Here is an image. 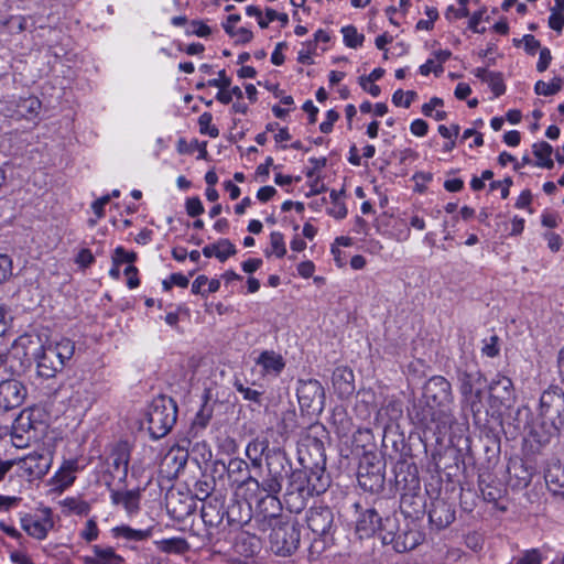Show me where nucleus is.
<instances>
[{"instance_id": "obj_58", "label": "nucleus", "mask_w": 564, "mask_h": 564, "mask_svg": "<svg viewBox=\"0 0 564 564\" xmlns=\"http://www.w3.org/2000/svg\"><path fill=\"white\" fill-rule=\"evenodd\" d=\"M185 207L187 215L191 217H197L204 213V206L199 197L187 198Z\"/></svg>"}, {"instance_id": "obj_19", "label": "nucleus", "mask_w": 564, "mask_h": 564, "mask_svg": "<svg viewBox=\"0 0 564 564\" xmlns=\"http://www.w3.org/2000/svg\"><path fill=\"white\" fill-rule=\"evenodd\" d=\"M299 462L302 467H307L310 464H326L324 443L316 437H306L299 449Z\"/></svg>"}, {"instance_id": "obj_13", "label": "nucleus", "mask_w": 564, "mask_h": 564, "mask_svg": "<svg viewBox=\"0 0 564 564\" xmlns=\"http://www.w3.org/2000/svg\"><path fill=\"white\" fill-rule=\"evenodd\" d=\"M278 492H267V496L258 501L256 521L259 523L261 530H267V527L272 522H278V519H286L288 517L281 513L282 505L276 497Z\"/></svg>"}, {"instance_id": "obj_57", "label": "nucleus", "mask_w": 564, "mask_h": 564, "mask_svg": "<svg viewBox=\"0 0 564 564\" xmlns=\"http://www.w3.org/2000/svg\"><path fill=\"white\" fill-rule=\"evenodd\" d=\"M98 534H99V530L97 527V522L94 518H91L86 522L84 530L80 532V536L85 541L91 542L98 538Z\"/></svg>"}, {"instance_id": "obj_60", "label": "nucleus", "mask_w": 564, "mask_h": 564, "mask_svg": "<svg viewBox=\"0 0 564 564\" xmlns=\"http://www.w3.org/2000/svg\"><path fill=\"white\" fill-rule=\"evenodd\" d=\"M541 553L533 549L525 551L516 562V564H541Z\"/></svg>"}, {"instance_id": "obj_43", "label": "nucleus", "mask_w": 564, "mask_h": 564, "mask_svg": "<svg viewBox=\"0 0 564 564\" xmlns=\"http://www.w3.org/2000/svg\"><path fill=\"white\" fill-rule=\"evenodd\" d=\"M240 20L241 17L239 14H230L227 18V22L224 23V29L229 36L237 39V43L245 44L252 40L253 33L246 28H239L238 30H235V28L230 25V23H238Z\"/></svg>"}, {"instance_id": "obj_2", "label": "nucleus", "mask_w": 564, "mask_h": 564, "mask_svg": "<svg viewBox=\"0 0 564 564\" xmlns=\"http://www.w3.org/2000/svg\"><path fill=\"white\" fill-rule=\"evenodd\" d=\"M246 454L254 467H261V456L265 458L268 475L260 482V489L264 492H280L290 469L285 452L280 447H269V443L264 441L249 443Z\"/></svg>"}, {"instance_id": "obj_56", "label": "nucleus", "mask_w": 564, "mask_h": 564, "mask_svg": "<svg viewBox=\"0 0 564 564\" xmlns=\"http://www.w3.org/2000/svg\"><path fill=\"white\" fill-rule=\"evenodd\" d=\"M235 388L242 394L245 400L260 404L262 392L245 387L240 381L235 382Z\"/></svg>"}, {"instance_id": "obj_63", "label": "nucleus", "mask_w": 564, "mask_h": 564, "mask_svg": "<svg viewBox=\"0 0 564 564\" xmlns=\"http://www.w3.org/2000/svg\"><path fill=\"white\" fill-rule=\"evenodd\" d=\"M512 185V178L506 177L503 181H494L490 183L489 187L491 191L497 188L501 189V197L506 199L509 196V189Z\"/></svg>"}, {"instance_id": "obj_23", "label": "nucleus", "mask_w": 564, "mask_h": 564, "mask_svg": "<svg viewBox=\"0 0 564 564\" xmlns=\"http://www.w3.org/2000/svg\"><path fill=\"white\" fill-rule=\"evenodd\" d=\"M224 467L227 470L229 479L234 484L242 485H254L257 489H260V481L250 476L248 464L241 458H231L228 465Z\"/></svg>"}, {"instance_id": "obj_11", "label": "nucleus", "mask_w": 564, "mask_h": 564, "mask_svg": "<svg viewBox=\"0 0 564 564\" xmlns=\"http://www.w3.org/2000/svg\"><path fill=\"white\" fill-rule=\"evenodd\" d=\"M306 523L313 534L323 539L325 544L333 540L335 524L334 513L329 507H312L307 511Z\"/></svg>"}, {"instance_id": "obj_50", "label": "nucleus", "mask_w": 564, "mask_h": 564, "mask_svg": "<svg viewBox=\"0 0 564 564\" xmlns=\"http://www.w3.org/2000/svg\"><path fill=\"white\" fill-rule=\"evenodd\" d=\"M213 116L210 112H203L198 118L199 132L207 134L210 138H217L219 130L216 126L212 124Z\"/></svg>"}, {"instance_id": "obj_39", "label": "nucleus", "mask_w": 564, "mask_h": 564, "mask_svg": "<svg viewBox=\"0 0 564 564\" xmlns=\"http://www.w3.org/2000/svg\"><path fill=\"white\" fill-rule=\"evenodd\" d=\"M257 364L263 368L265 373L274 376H278L285 366L282 356L273 350L262 351L257 359Z\"/></svg>"}, {"instance_id": "obj_5", "label": "nucleus", "mask_w": 564, "mask_h": 564, "mask_svg": "<svg viewBox=\"0 0 564 564\" xmlns=\"http://www.w3.org/2000/svg\"><path fill=\"white\" fill-rule=\"evenodd\" d=\"M176 419L177 404L172 398L159 395L153 399L148 411V430L151 437H164L175 425Z\"/></svg>"}, {"instance_id": "obj_1", "label": "nucleus", "mask_w": 564, "mask_h": 564, "mask_svg": "<svg viewBox=\"0 0 564 564\" xmlns=\"http://www.w3.org/2000/svg\"><path fill=\"white\" fill-rule=\"evenodd\" d=\"M423 400L424 405L415 413L422 425L432 430V424H435V430L438 432L451 425L448 406L453 401V393L452 384L447 379L442 376L430 378L423 388Z\"/></svg>"}, {"instance_id": "obj_25", "label": "nucleus", "mask_w": 564, "mask_h": 564, "mask_svg": "<svg viewBox=\"0 0 564 564\" xmlns=\"http://www.w3.org/2000/svg\"><path fill=\"white\" fill-rule=\"evenodd\" d=\"M416 491H409L401 494L400 510L405 518L419 519L424 514L425 510V498L423 495Z\"/></svg>"}, {"instance_id": "obj_24", "label": "nucleus", "mask_w": 564, "mask_h": 564, "mask_svg": "<svg viewBox=\"0 0 564 564\" xmlns=\"http://www.w3.org/2000/svg\"><path fill=\"white\" fill-rule=\"evenodd\" d=\"M225 517L229 525H242L251 520V506L247 500L230 499L225 506Z\"/></svg>"}, {"instance_id": "obj_3", "label": "nucleus", "mask_w": 564, "mask_h": 564, "mask_svg": "<svg viewBox=\"0 0 564 564\" xmlns=\"http://www.w3.org/2000/svg\"><path fill=\"white\" fill-rule=\"evenodd\" d=\"M540 430H534L533 437L540 445L549 444L564 429V391L558 386H550L540 397Z\"/></svg>"}, {"instance_id": "obj_40", "label": "nucleus", "mask_w": 564, "mask_h": 564, "mask_svg": "<svg viewBox=\"0 0 564 564\" xmlns=\"http://www.w3.org/2000/svg\"><path fill=\"white\" fill-rule=\"evenodd\" d=\"M400 532L401 531L399 529L398 519L395 516H388L384 519L381 518V525L378 534L383 544L392 545Z\"/></svg>"}, {"instance_id": "obj_4", "label": "nucleus", "mask_w": 564, "mask_h": 564, "mask_svg": "<svg viewBox=\"0 0 564 564\" xmlns=\"http://www.w3.org/2000/svg\"><path fill=\"white\" fill-rule=\"evenodd\" d=\"M75 352V343L68 338L50 341L35 354L36 372L43 379H52L61 372Z\"/></svg>"}, {"instance_id": "obj_45", "label": "nucleus", "mask_w": 564, "mask_h": 564, "mask_svg": "<svg viewBox=\"0 0 564 564\" xmlns=\"http://www.w3.org/2000/svg\"><path fill=\"white\" fill-rule=\"evenodd\" d=\"M553 148L547 142L533 144V154L536 156V165L541 167L552 169L554 163L551 159Z\"/></svg>"}, {"instance_id": "obj_51", "label": "nucleus", "mask_w": 564, "mask_h": 564, "mask_svg": "<svg viewBox=\"0 0 564 564\" xmlns=\"http://www.w3.org/2000/svg\"><path fill=\"white\" fill-rule=\"evenodd\" d=\"M64 506L68 508L70 512L78 516H87L90 512L89 502L79 498H66L64 500Z\"/></svg>"}, {"instance_id": "obj_9", "label": "nucleus", "mask_w": 564, "mask_h": 564, "mask_svg": "<svg viewBox=\"0 0 564 564\" xmlns=\"http://www.w3.org/2000/svg\"><path fill=\"white\" fill-rule=\"evenodd\" d=\"M489 405L498 411L501 408L509 409L516 402V390L512 380L501 373H497L488 384Z\"/></svg>"}, {"instance_id": "obj_49", "label": "nucleus", "mask_w": 564, "mask_h": 564, "mask_svg": "<svg viewBox=\"0 0 564 564\" xmlns=\"http://www.w3.org/2000/svg\"><path fill=\"white\" fill-rule=\"evenodd\" d=\"M341 33L344 36V43L351 48H356L362 45L365 40L364 34L358 33L357 29L354 25H347L341 29Z\"/></svg>"}, {"instance_id": "obj_64", "label": "nucleus", "mask_w": 564, "mask_h": 564, "mask_svg": "<svg viewBox=\"0 0 564 564\" xmlns=\"http://www.w3.org/2000/svg\"><path fill=\"white\" fill-rule=\"evenodd\" d=\"M12 322L9 310L4 305H0V337L9 329Z\"/></svg>"}, {"instance_id": "obj_34", "label": "nucleus", "mask_w": 564, "mask_h": 564, "mask_svg": "<svg viewBox=\"0 0 564 564\" xmlns=\"http://www.w3.org/2000/svg\"><path fill=\"white\" fill-rule=\"evenodd\" d=\"M187 454L177 449L170 451L163 458L161 467L167 474V477H176L185 468Z\"/></svg>"}, {"instance_id": "obj_38", "label": "nucleus", "mask_w": 564, "mask_h": 564, "mask_svg": "<svg viewBox=\"0 0 564 564\" xmlns=\"http://www.w3.org/2000/svg\"><path fill=\"white\" fill-rule=\"evenodd\" d=\"M236 247L228 239H220L216 243L207 245L203 248V254L206 258L216 257L220 262H225L229 257L235 256Z\"/></svg>"}, {"instance_id": "obj_31", "label": "nucleus", "mask_w": 564, "mask_h": 564, "mask_svg": "<svg viewBox=\"0 0 564 564\" xmlns=\"http://www.w3.org/2000/svg\"><path fill=\"white\" fill-rule=\"evenodd\" d=\"M140 491L139 490H115L110 489L111 502L116 506H122L129 513L133 514L140 509Z\"/></svg>"}, {"instance_id": "obj_55", "label": "nucleus", "mask_w": 564, "mask_h": 564, "mask_svg": "<svg viewBox=\"0 0 564 564\" xmlns=\"http://www.w3.org/2000/svg\"><path fill=\"white\" fill-rule=\"evenodd\" d=\"M496 97L501 96L506 91V86L503 84V78L501 73L492 72L491 75H489V78L487 82Z\"/></svg>"}, {"instance_id": "obj_62", "label": "nucleus", "mask_w": 564, "mask_h": 564, "mask_svg": "<svg viewBox=\"0 0 564 564\" xmlns=\"http://www.w3.org/2000/svg\"><path fill=\"white\" fill-rule=\"evenodd\" d=\"M339 119V113L336 110H328L326 113V120L319 124V130L323 133H329L333 130L334 123Z\"/></svg>"}, {"instance_id": "obj_8", "label": "nucleus", "mask_w": 564, "mask_h": 564, "mask_svg": "<svg viewBox=\"0 0 564 564\" xmlns=\"http://www.w3.org/2000/svg\"><path fill=\"white\" fill-rule=\"evenodd\" d=\"M386 462L375 453L367 452L362 455L358 467V484L369 492L377 494L384 488Z\"/></svg>"}, {"instance_id": "obj_61", "label": "nucleus", "mask_w": 564, "mask_h": 564, "mask_svg": "<svg viewBox=\"0 0 564 564\" xmlns=\"http://www.w3.org/2000/svg\"><path fill=\"white\" fill-rule=\"evenodd\" d=\"M458 3L460 6L459 9L454 8L453 6H449L445 12V17L447 19H451V14L454 15L456 19L466 18L469 15V11L467 9L468 0H458Z\"/></svg>"}, {"instance_id": "obj_36", "label": "nucleus", "mask_w": 564, "mask_h": 564, "mask_svg": "<svg viewBox=\"0 0 564 564\" xmlns=\"http://www.w3.org/2000/svg\"><path fill=\"white\" fill-rule=\"evenodd\" d=\"M235 549L237 553L250 557L260 551L261 541L253 534L241 532L236 538Z\"/></svg>"}, {"instance_id": "obj_22", "label": "nucleus", "mask_w": 564, "mask_h": 564, "mask_svg": "<svg viewBox=\"0 0 564 564\" xmlns=\"http://www.w3.org/2000/svg\"><path fill=\"white\" fill-rule=\"evenodd\" d=\"M534 471V467L522 459L511 460L508 465L511 486L517 489L527 488L532 481Z\"/></svg>"}, {"instance_id": "obj_12", "label": "nucleus", "mask_w": 564, "mask_h": 564, "mask_svg": "<svg viewBox=\"0 0 564 564\" xmlns=\"http://www.w3.org/2000/svg\"><path fill=\"white\" fill-rule=\"evenodd\" d=\"M28 391L25 386L17 379H6L0 381V410L8 412L20 408Z\"/></svg>"}, {"instance_id": "obj_10", "label": "nucleus", "mask_w": 564, "mask_h": 564, "mask_svg": "<svg viewBox=\"0 0 564 564\" xmlns=\"http://www.w3.org/2000/svg\"><path fill=\"white\" fill-rule=\"evenodd\" d=\"M296 392L302 411L319 413L323 410L325 391L319 381L315 379L299 380Z\"/></svg>"}, {"instance_id": "obj_26", "label": "nucleus", "mask_w": 564, "mask_h": 564, "mask_svg": "<svg viewBox=\"0 0 564 564\" xmlns=\"http://www.w3.org/2000/svg\"><path fill=\"white\" fill-rule=\"evenodd\" d=\"M302 470L306 471L313 495H321L326 491L330 482L329 476L326 474V464H310L307 467H303Z\"/></svg>"}, {"instance_id": "obj_33", "label": "nucleus", "mask_w": 564, "mask_h": 564, "mask_svg": "<svg viewBox=\"0 0 564 564\" xmlns=\"http://www.w3.org/2000/svg\"><path fill=\"white\" fill-rule=\"evenodd\" d=\"M544 479L547 488L555 495L564 494V466L558 462L549 464Z\"/></svg>"}, {"instance_id": "obj_37", "label": "nucleus", "mask_w": 564, "mask_h": 564, "mask_svg": "<svg viewBox=\"0 0 564 564\" xmlns=\"http://www.w3.org/2000/svg\"><path fill=\"white\" fill-rule=\"evenodd\" d=\"M22 463L23 468L34 478L43 477L50 468V458L40 454H30Z\"/></svg>"}, {"instance_id": "obj_28", "label": "nucleus", "mask_w": 564, "mask_h": 564, "mask_svg": "<svg viewBox=\"0 0 564 564\" xmlns=\"http://www.w3.org/2000/svg\"><path fill=\"white\" fill-rule=\"evenodd\" d=\"M381 525V517L375 509H367L360 514L356 523V532L360 539L370 538L378 533Z\"/></svg>"}, {"instance_id": "obj_46", "label": "nucleus", "mask_w": 564, "mask_h": 564, "mask_svg": "<svg viewBox=\"0 0 564 564\" xmlns=\"http://www.w3.org/2000/svg\"><path fill=\"white\" fill-rule=\"evenodd\" d=\"M159 547L166 553H184L188 550V543L183 538L164 539L158 542Z\"/></svg>"}, {"instance_id": "obj_14", "label": "nucleus", "mask_w": 564, "mask_h": 564, "mask_svg": "<svg viewBox=\"0 0 564 564\" xmlns=\"http://www.w3.org/2000/svg\"><path fill=\"white\" fill-rule=\"evenodd\" d=\"M394 481L397 490L401 494L420 490L416 465L406 460L398 462L394 467Z\"/></svg>"}, {"instance_id": "obj_42", "label": "nucleus", "mask_w": 564, "mask_h": 564, "mask_svg": "<svg viewBox=\"0 0 564 564\" xmlns=\"http://www.w3.org/2000/svg\"><path fill=\"white\" fill-rule=\"evenodd\" d=\"M479 488L484 499L488 502H497L506 491L501 482L487 481L484 476H480Z\"/></svg>"}, {"instance_id": "obj_6", "label": "nucleus", "mask_w": 564, "mask_h": 564, "mask_svg": "<svg viewBox=\"0 0 564 564\" xmlns=\"http://www.w3.org/2000/svg\"><path fill=\"white\" fill-rule=\"evenodd\" d=\"M268 528L271 529L269 535L270 550L280 556H290L299 547L300 530L294 521L290 518L278 519Z\"/></svg>"}, {"instance_id": "obj_48", "label": "nucleus", "mask_w": 564, "mask_h": 564, "mask_svg": "<svg viewBox=\"0 0 564 564\" xmlns=\"http://www.w3.org/2000/svg\"><path fill=\"white\" fill-rule=\"evenodd\" d=\"M562 88V79L555 77L551 83L539 80L535 83L534 91L536 95L553 96L557 94Z\"/></svg>"}, {"instance_id": "obj_16", "label": "nucleus", "mask_w": 564, "mask_h": 564, "mask_svg": "<svg viewBox=\"0 0 564 564\" xmlns=\"http://www.w3.org/2000/svg\"><path fill=\"white\" fill-rule=\"evenodd\" d=\"M21 528L32 538L44 540L50 530L54 527V521L47 510L43 517L25 513L20 518Z\"/></svg>"}, {"instance_id": "obj_21", "label": "nucleus", "mask_w": 564, "mask_h": 564, "mask_svg": "<svg viewBox=\"0 0 564 564\" xmlns=\"http://www.w3.org/2000/svg\"><path fill=\"white\" fill-rule=\"evenodd\" d=\"M462 410L470 413L476 425H485L488 422V411L484 404V392L462 397Z\"/></svg>"}, {"instance_id": "obj_53", "label": "nucleus", "mask_w": 564, "mask_h": 564, "mask_svg": "<svg viewBox=\"0 0 564 564\" xmlns=\"http://www.w3.org/2000/svg\"><path fill=\"white\" fill-rule=\"evenodd\" d=\"M13 274L12 259L4 253H0V284L10 280Z\"/></svg>"}, {"instance_id": "obj_29", "label": "nucleus", "mask_w": 564, "mask_h": 564, "mask_svg": "<svg viewBox=\"0 0 564 564\" xmlns=\"http://www.w3.org/2000/svg\"><path fill=\"white\" fill-rule=\"evenodd\" d=\"M110 466L117 471L120 479H126L130 460V446L127 442H119L112 449Z\"/></svg>"}, {"instance_id": "obj_41", "label": "nucleus", "mask_w": 564, "mask_h": 564, "mask_svg": "<svg viewBox=\"0 0 564 564\" xmlns=\"http://www.w3.org/2000/svg\"><path fill=\"white\" fill-rule=\"evenodd\" d=\"M213 412H214V409L210 404H208L207 401L200 406V409L196 413V415L192 422L191 429H189V434L193 437H197L198 434L203 430L206 429L210 419L213 417Z\"/></svg>"}, {"instance_id": "obj_27", "label": "nucleus", "mask_w": 564, "mask_h": 564, "mask_svg": "<svg viewBox=\"0 0 564 564\" xmlns=\"http://www.w3.org/2000/svg\"><path fill=\"white\" fill-rule=\"evenodd\" d=\"M69 389L68 403L72 408L86 410L91 405L94 394L89 383L77 381L70 384Z\"/></svg>"}, {"instance_id": "obj_35", "label": "nucleus", "mask_w": 564, "mask_h": 564, "mask_svg": "<svg viewBox=\"0 0 564 564\" xmlns=\"http://www.w3.org/2000/svg\"><path fill=\"white\" fill-rule=\"evenodd\" d=\"M423 540L422 534L415 529H404L397 536L392 543L395 552L403 553L416 547Z\"/></svg>"}, {"instance_id": "obj_17", "label": "nucleus", "mask_w": 564, "mask_h": 564, "mask_svg": "<svg viewBox=\"0 0 564 564\" xmlns=\"http://www.w3.org/2000/svg\"><path fill=\"white\" fill-rule=\"evenodd\" d=\"M458 390L462 397L484 392L486 378L476 367L459 369L457 371Z\"/></svg>"}, {"instance_id": "obj_47", "label": "nucleus", "mask_w": 564, "mask_h": 564, "mask_svg": "<svg viewBox=\"0 0 564 564\" xmlns=\"http://www.w3.org/2000/svg\"><path fill=\"white\" fill-rule=\"evenodd\" d=\"M215 487V480L212 477H203L202 479L197 480L194 485V492L195 497L202 501H205L213 496L212 492Z\"/></svg>"}, {"instance_id": "obj_7", "label": "nucleus", "mask_w": 564, "mask_h": 564, "mask_svg": "<svg viewBox=\"0 0 564 564\" xmlns=\"http://www.w3.org/2000/svg\"><path fill=\"white\" fill-rule=\"evenodd\" d=\"M285 479L284 501L286 508L292 513H300L313 496L306 471L302 469L292 470V465L290 464L288 476L284 477Z\"/></svg>"}, {"instance_id": "obj_20", "label": "nucleus", "mask_w": 564, "mask_h": 564, "mask_svg": "<svg viewBox=\"0 0 564 564\" xmlns=\"http://www.w3.org/2000/svg\"><path fill=\"white\" fill-rule=\"evenodd\" d=\"M200 517L205 525L216 528L223 523L225 518V501L221 496H213L203 501Z\"/></svg>"}, {"instance_id": "obj_59", "label": "nucleus", "mask_w": 564, "mask_h": 564, "mask_svg": "<svg viewBox=\"0 0 564 564\" xmlns=\"http://www.w3.org/2000/svg\"><path fill=\"white\" fill-rule=\"evenodd\" d=\"M137 259V256L134 252H127L122 247H118L115 250V254L112 257V261L120 265L123 262L132 263Z\"/></svg>"}, {"instance_id": "obj_18", "label": "nucleus", "mask_w": 564, "mask_h": 564, "mask_svg": "<svg viewBox=\"0 0 564 564\" xmlns=\"http://www.w3.org/2000/svg\"><path fill=\"white\" fill-rule=\"evenodd\" d=\"M166 508L172 518L183 521L195 511L196 502L189 495L170 491L166 495Z\"/></svg>"}, {"instance_id": "obj_15", "label": "nucleus", "mask_w": 564, "mask_h": 564, "mask_svg": "<svg viewBox=\"0 0 564 564\" xmlns=\"http://www.w3.org/2000/svg\"><path fill=\"white\" fill-rule=\"evenodd\" d=\"M455 507L444 498H435L429 509V521L436 530L447 528L455 520Z\"/></svg>"}, {"instance_id": "obj_54", "label": "nucleus", "mask_w": 564, "mask_h": 564, "mask_svg": "<svg viewBox=\"0 0 564 564\" xmlns=\"http://www.w3.org/2000/svg\"><path fill=\"white\" fill-rule=\"evenodd\" d=\"M270 245L272 248V251L275 253L278 258H282L286 253V248L284 243V237L279 231H273L270 235Z\"/></svg>"}, {"instance_id": "obj_52", "label": "nucleus", "mask_w": 564, "mask_h": 564, "mask_svg": "<svg viewBox=\"0 0 564 564\" xmlns=\"http://www.w3.org/2000/svg\"><path fill=\"white\" fill-rule=\"evenodd\" d=\"M416 98V93L413 91V90H409L406 93H404L402 89H398L393 95H392V102L394 104V106L397 107H404V108H409L412 104V101Z\"/></svg>"}, {"instance_id": "obj_32", "label": "nucleus", "mask_w": 564, "mask_h": 564, "mask_svg": "<svg viewBox=\"0 0 564 564\" xmlns=\"http://www.w3.org/2000/svg\"><path fill=\"white\" fill-rule=\"evenodd\" d=\"M85 564H124L123 557L118 555L110 546L95 545L93 555L84 557Z\"/></svg>"}, {"instance_id": "obj_44", "label": "nucleus", "mask_w": 564, "mask_h": 564, "mask_svg": "<svg viewBox=\"0 0 564 564\" xmlns=\"http://www.w3.org/2000/svg\"><path fill=\"white\" fill-rule=\"evenodd\" d=\"M113 536L117 539H124L128 541H144L148 540L151 534V529L137 530L128 525L116 527L112 529Z\"/></svg>"}, {"instance_id": "obj_30", "label": "nucleus", "mask_w": 564, "mask_h": 564, "mask_svg": "<svg viewBox=\"0 0 564 564\" xmlns=\"http://www.w3.org/2000/svg\"><path fill=\"white\" fill-rule=\"evenodd\" d=\"M333 384L338 395L347 398L355 391V376L351 369L338 367L333 372Z\"/></svg>"}]
</instances>
